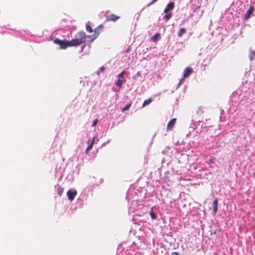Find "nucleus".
Masks as SVG:
<instances>
[{"label":"nucleus","instance_id":"1","mask_svg":"<svg viewBox=\"0 0 255 255\" xmlns=\"http://www.w3.org/2000/svg\"><path fill=\"white\" fill-rule=\"evenodd\" d=\"M87 36L84 32H80L77 35V37L70 41L61 40L58 38L54 40V43L60 46L61 49H66L68 47L76 46L86 41Z\"/></svg>","mask_w":255,"mask_h":255},{"label":"nucleus","instance_id":"2","mask_svg":"<svg viewBox=\"0 0 255 255\" xmlns=\"http://www.w3.org/2000/svg\"><path fill=\"white\" fill-rule=\"evenodd\" d=\"M103 27H104V26L102 24L99 25L98 26H97L96 28H95V29L94 30V34L92 35V36H87V38L88 37L91 38H92L91 40H92V41H93L94 39H95L97 37H98V36L101 33V30L103 29Z\"/></svg>","mask_w":255,"mask_h":255},{"label":"nucleus","instance_id":"3","mask_svg":"<svg viewBox=\"0 0 255 255\" xmlns=\"http://www.w3.org/2000/svg\"><path fill=\"white\" fill-rule=\"evenodd\" d=\"M120 18V16L116 15L113 13H111L106 16V20L108 21H112L114 22H116Z\"/></svg>","mask_w":255,"mask_h":255},{"label":"nucleus","instance_id":"4","mask_svg":"<svg viewBox=\"0 0 255 255\" xmlns=\"http://www.w3.org/2000/svg\"><path fill=\"white\" fill-rule=\"evenodd\" d=\"M77 194V192L76 190L72 191L71 190H69L67 193L68 200L71 201H73Z\"/></svg>","mask_w":255,"mask_h":255},{"label":"nucleus","instance_id":"5","mask_svg":"<svg viewBox=\"0 0 255 255\" xmlns=\"http://www.w3.org/2000/svg\"><path fill=\"white\" fill-rule=\"evenodd\" d=\"M254 11V6L253 5L250 6V8L247 11L244 15V19L248 20L253 14Z\"/></svg>","mask_w":255,"mask_h":255},{"label":"nucleus","instance_id":"6","mask_svg":"<svg viewBox=\"0 0 255 255\" xmlns=\"http://www.w3.org/2000/svg\"><path fill=\"white\" fill-rule=\"evenodd\" d=\"M176 121V119H175V118H173L171 120H170L167 124V130H171L173 128V127L175 124Z\"/></svg>","mask_w":255,"mask_h":255},{"label":"nucleus","instance_id":"7","mask_svg":"<svg viewBox=\"0 0 255 255\" xmlns=\"http://www.w3.org/2000/svg\"><path fill=\"white\" fill-rule=\"evenodd\" d=\"M193 70L191 67H186L184 71L183 77L186 78L190 75L192 73Z\"/></svg>","mask_w":255,"mask_h":255},{"label":"nucleus","instance_id":"8","mask_svg":"<svg viewBox=\"0 0 255 255\" xmlns=\"http://www.w3.org/2000/svg\"><path fill=\"white\" fill-rule=\"evenodd\" d=\"M174 7V3L173 2H169L166 6V8H165L164 12L165 13H167V12H169V11L170 10H172L173 9Z\"/></svg>","mask_w":255,"mask_h":255},{"label":"nucleus","instance_id":"9","mask_svg":"<svg viewBox=\"0 0 255 255\" xmlns=\"http://www.w3.org/2000/svg\"><path fill=\"white\" fill-rule=\"evenodd\" d=\"M218 201L217 199H215L213 202V212L214 214H216L218 210Z\"/></svg>","mask_w":255,"mask_h":255},{"label":"nucleus","instance_id":"10","mask_svg":"<svg viewBox=\"0 0 255 255\" xmlns=\"http://www.w3.org/2000/svg\"><path fill=\"white\" fill-rule=\"evenodd\" d=\"M95 140V137H94L92 139V140L91 141V143L89 144L88 146L87 147L86 149V152L87 153H88V152L92 148L93 144L94 143V141Z\"/></svg>","mask_w":255,"mask_h":255},{"label":"nucleus","instance_id":"11","mask_svg":"<svg viewBox=\"0 0 255 255\" xmlns=\"http://www.w3.org/2000/svg\"><path fill=\"white\" fill-rule=\"evenodd\" d=\"M126 81L125 80H122L120 78H119L117 82H116V85L117 86H118L119 88H121L124 83H125Z\"/></svg>","mask_w":255,"mask_h":255},{"label":"nucleus","instance_id":"12","mask_svg":"<svg viewBox=\"0 0 255 255\" xmlns=\"http://www.w3.org/2000/svg\"><path fill=\"white\" fill-rule=\"evenodd\" d=\"M86 30L88 32H90V33H92V32L94 31V30H93V29L92 28V27L90 26V22H88L86 23Z\"/></svg>","mask_w":255,"mask_h":255},{"label":"nucleus","instance_id":"13","mask_svg":"<svg viewBox=\"0 0 255 255\" xmlns=\"http://www.w3.org/2000/svg\"><path fill=\"white\" fill-rule=\"evenodd\" d=\"M250 52L249 54V57L251 61L253 60L255 57V51L252 50L250 49Z\"/></svg>","mask_w":255,"mask_h":255},{"label":"nucleus","instance_id":"14","mask_svg":"<svg viewBox=\"0 0 255 255\" xmlns=\"http://www.w3.org/2000/svg\"><path fill=\"white\" fill-rule=\"evenodd\" d=\"M152 101V100L151 98H149L147 100H145L143 104H142V107H145L146 105H148V104H149Z\"/></svg>","mask_w":255,"mask_h":255},{"label":"nucleus","instance_id":"15","mask_svg":"<svg viewBox=\"0 0 255 255\" xmlns=\"http://www.w3.org/2000/svg\"><path fill=\"white\" fill-rule=\"evenodd\" d=\"M186 30L184 28H180L178 32V36L179 37H181L186 32Z\"/></svg>","mask_w":255,"mask_h":255},{"label":"nucleus","instance_id":"16","mask_svg":"<svg viewBox=\"0 0 255 255\" xmlns=\"http://www.w3.org/2000/svg\"><path fill=\"white\" fill-rule=\"evenodd\" d=\"M171 15L172 13L171 12H167L163 17V19H165L166 21L168 20L170 18Z\"/></svg>","mask_w":255,"mask_h":255},{"label":"nucleus","instance_id":"17","mask_svg":"<svg viewBox=\"0 0 255 255\" xmlns=\"http://www.w3.org/2000/svg\"><path fill=\"white\" fill-rule=\"evenodd\" d=\"M131 106V103H129L128 104H127L125 107H124L122 110V111L123 112L128 110L130 107V106Z\"/></svg>","mask_w":255,"mask_h":255},{"label":"nucleus","instance_id":"18","mask_svg":"<svg viewBox=\"0 0 255 255\" xmlns=\"http://www.w3.org/2000/svg\"><path fill=\"white\" fill-rule=\"evenodd\" d=\"M159 37V33H156L152 37V40L153 41H155L158 40V38Z\"/></svg>","mask_w":255,"mask_h":255},{"label":"nucleus","instance_id":"19","mask_svg":"<svg viewBox=\"0 0 255 255\" xmlns=\"http://www.w3.org/2000/svg\"><path fill=\"white\" fill-rule=\"evenodd\" d=\"M63 188H61V187H59L58 189V194L61 196L63 192Z\"/></svg>","mask_w":255,"mask_h":255},{"label":"nucleus","instance_id":"20","mask_svg":"<svg viewBox=\"0 0 255 255\" xmlns=\"http://www.w3.org/2000/svg\"><path fill=\"white\" fill-rule=\"evenodd\" d=\"M141 76V72L140 71H138L136 73V74H135L133 76V79H136L138 77H139V76Z\"/></svg>","mask_w":255,"mask_h":255},{"label":"nucleus","instance_id":"21","mask_svg":"<svg viewBox=\"0 0 255 255\" xmlns=\"http://www.w3.org/2000/svg\"><path fill=\"white\" fill-rule=\"evenodd\" d=\"M126 74V71H122V72H121L119 75H118V77L119 78H122L124 77L125 74Z\"/></svg>","mask_w":255,"mask_h":255},{"label":"nucleus","instance_id":"22","mask_svg":"<svg viewBox=\"0 0 255 255\" xmlns=\"http://www.w3.org/2000/svg\"><path fill=\"white\" fill-rule=\"evenodd\" d=\"M105 67L104 66H102L100 69L99 70L97 71V74L98 75H99V74L101 73V72H104V71L105 70Z\"/></svg>","mask_w":255,"mask_h":255},{"label":"nucleus","instance_id":"23","mask_svg":"<svg viewBox=\"0 0 255 255\" xmlns=\"http://www.w3.org/2000/svg\"><path fill=\"white\" fill-rule=\"evenodd\" d=\"M150 216L152 219H155L156 218V215L153 212L152 210H151L150 212Z\"/></svg>","mask_w":255,"mask_h":255},{"label":"nucleus","instance_id":"24","mask_svg":"<svg viewBox=\"0 0 255 255\" xmlns=\"http://www.w3.org/2000/svg\"><path fill=\"white\" fill-rule=\"evenodd\" d=\"M98 122V120H97V119H96V120L94 121V122H93V124H92V126H95L97 124Z\"/></svg>","mask_w":255,"mask_h":255},{"label":"nucleus","instance_id":"25","mask_svg":"<svg viewBox=\"0 0 255 255\" xmlns=\"http://www.w3.org/2000/svg\"><path fill=\"white\" fill-rule=\"evenodd\" d=\"M171 255H179V254H178V252H175L172 253Z\"/></svg>","mask_w":255,"mask_h":255},{"label":"nucleus","instance_id":"26","mask_svg":"<svg viewBox=\"0 0 255 255\" xmlns=\"http://www.w3.org/2000/svg\"><path fill=\"white\" fill-rule=\"evenodd\" d=\"M156 0H153L152 1V2H151L149 4H148V6H149V5H151V4H152V3H154L155 1H156Z\"/></svg>","mask_w":255,"mask_h":255},{"label":"nucleus","instance_id":"27","mask_svg":"<svg viewBox=\"0 0 255 255\" xmlns=\"http://www.w3.org/2000/svg\"><path fill=\"white\" fill-rule=\"evenodd\" d=\"M183 81V79H181L180 80V82H179V84H181V83H182V82Z\"/></svg>","mask_w":255,"mask_h":255},{"label":"nucleus","instance_id":"28","mask_svg":"<svg viewBox=\"0 0 255 255\" xmlns=\"http://www.w3.org/2000/svg\"><path fill=\"white\" fill-rule=\"evenodd\" d=\"M129 51V49H128L126 51V52H127V53H128Z\"/></svg>","mask_w":255,"mask_h":255},{"label":"nucleus","instance_id":"29","mask_svg":"<svg viewBox=\"0 0 255 255\" xmlns=\"http://www.w3.org/2000/svg\"><path fill=\"white\" fill-rule=\"evenodd\" d=\"M200 6H198V7L196 8V10L199 9L200 8Z\"/></svg>","mask_w":255,"mask_h":255}]
</instances>
